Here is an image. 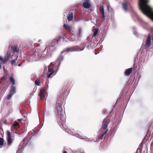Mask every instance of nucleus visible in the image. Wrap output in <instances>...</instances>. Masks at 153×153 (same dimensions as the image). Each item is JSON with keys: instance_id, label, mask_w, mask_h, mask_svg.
Masks as SVG:
<instances>
[{"instance_id": "nucleus-1", "label": "nucleus", "mask_w": 153, "mask_h": 153, "mask_svg": "<svg viewBox=\"0 0 153 153\" xmlns=\"http://www.w3.org/2000/svg\"><path fill=\"white\" fill-rule=\"evenodd\" d=\"M56 105L57 112V120L58 122H60L63 125V123L65 121V117L64 115L62 108V103L61 101L57 100Z\"/></svg>"}, {"instance_id": "nucleus-2", "label": "nucleus", "mask_w": 153, "mask_h": 153, "mask_svg": "<svg viewBox=\"0 0 153 153\" xmlns=\"http://www.w3.org/2000/svg\"><path fill=\"white\" fill-rule=\"evenodd\" d=\"M84 49V48H81L77 46H74L66 48L65 49L62 51V52H71L76 51H82Z\"/></svg>"}, {"instance_id": "nucleus-3", "label": "nucleus", "mask_w": 153, "mask_h": 153, "mask_svg": "<svg viewBox=\"0 0 153 153\" xmlns=\"http://www.w3.org/2000/svg\"><path fill=\"white\" fill-rule=\"evenodd\" d=\"M7 144L8 146H10L13 142V140L11 138V134L8 131H7Z\"/></svg>"}, {"instance_id": "nucleus-4", "label": "nucleus", "mask_w": 153, "mask_h": 153, "mask_svg": "<svg viewBox=\"0 0 153 153\" xmlns=\"http://www.w3.org/2000/svg\"><path fill=\"white\" fill-rule=\"evenodd\" d=\"M110 122V120L108 118L105 119L103 121L102 128V129H105Z\"/></svg>"}, {"instance_id": "nucleus-5", "label": "nucleus", "mask_w": 153, "mask_h": 153, "mask_svg": "<svg viewBox=\"0 0 153 153\" xmlns=\"http://www.w3.org/2000/svg\"><path fill=\"white\" fill-rule=\"evenodd\" d=\"M10 57V55L8 53H7L6 56L4 58L0 57V63L2 64L6 63Z\"/></svg>"}, {"instance_id": "nucleus-6", "label": "nucleus", "mask_w": 153, "mask_h": 153, "mask_svg": "<svg viewBox=\"0 0 153 153\" xmlns=\"http://www.w3.org/2000/svg\"><path fill=\"white\" fill-rule=\"evenodd\" d=\"M63 27L66 30L68 31L69 33L72 34H73L74 33V32L72 30V27L70 26L67 24H64Z\"/></svg>"}, {"instance_id": "nucleus-7", "label": "nucleus", "mask_w": 153, "mask_h": 153, "mask_svg": "<svg viewBox=\"0 0 153 153\" xmlns=\"http://www.w3.org/2000/svg\"><path fill=\"white\" fill-rule=\"evenodd\" d=\"M7 73H6L5 74H4L3 76L1 78V81H0V84H4L7 82Z\"/></svg>"}, {"instance_id": "nucleus-8", "label": "nucleus", "mask_w": 153, "mask_h": 153, "mask_svg": "<svg viewBox=\"0 0 153 153\" xmlns=\"http://www.w3.org/2000/svg\"><path fill=\"white\" fill-rule=\"evenodd\" d=\"M11 48L12 51H13V53L15 55L17 54L18 55L19 52V48L18 46L16 45H14L11 47Z\"/></svg>"}, {"instance_id": "nucleus-9", "label": "nucleus", "mask_w": 153, "mask_h": 153, "mask_svg": "<svg viewBox=\"0 0 153 153\" xmlns=\"http://www.w3.org/2000/svg\"><path fill=\"white\" fill-rule=\"evenodd\" d=\"M45 91L44 89H42L40 91V96L41 100L44 99L45 97Z\"/></svg>"}, {"instance_id": "nucleus-10", "label": "nucleus", "mask_w": 153, "mask_h": 153, "mask_svg": "<svg viewBox=\"0 0 153 153\" xmlns=\"http://www.w3.org/2000/svg\"><path fill=\"white\" fill-rule=\"evenodd\" d=\"M100 10L101 17L103 19H104L105 16L104 9L103 6H101L100 7Z\"/></svg>"}, {"instance_id": "nucleus-11", "label": "nucleus", "mask_w": 153, "mask_h": 153, "mask_svg": "<svg viewBox=\"0 0 153 153\" xmlns=\"http://www.w3.org/2000/svg\"><path fill=\"white\" fill-rule=\"evenodd\" d=\"M83 6L86 8H89L90 7V5L88 0H86L82 4Z\"/></svg>"}, {"instance_id": "nucleus-12", "label": "nucleus", "mask_w": 153, "mask_h": 153, "mask_svg": "<svg viewBox=\"0 0 153 153\" xmlns=\"http://www.w3.org/2000/svg\"><path fill=\"white\" fill-rule=\"evenodd\" d=\"M151 43V39L149 35H148L147 37V39L146 40V43L145 45L146 47V45L148 46V48L149 46L150 45Z\"/></svg>"}, {"instance_id": "nucleus-13", "label": "nucleus", "mask_w": 153, "mask_h": 153, "mask_svg": "<svg viewBox=\"0 0 153 153\" xmlns=\"http://www.w3.org/2000/svg\"><path fill=\"white\" fill-rule=\"evenodd\" d=\"M132 68H128L126 69L125 72V74L127 76H128L132 72Z\"/></svg>"}, {"instance_id": "nucleus-14", "label": "nucleus", "mask_w": 153, "mask_h": 153, "mask_svg": "<svg viewBox=\"0 0 153 153\" xmlns=\"http://www.w3.org/2000/svg\"><path fill=\"white\" fill-rule=\"evenodd\" d=\"M10 82L11 83L12 86H15V79L13 76H10L9 78Z\"/></svg>"}, {"instance_id": "nucleus-15", "label": "nucleus", "mask_w": 153, "mask_h": 153, "mask_svg": "<svg viewBox=\"0 0 153 153\" xmlns=\"http://www.w3.org/2000/svg\"><path fill=\"white\" fill-rule=\"evenodd\" d=\"M93 36L96 37L98 35V30L97 28H94L93 30Z\"/></svg>"}, {"instance_id": "nucleus-16", "label": "nucleus", "mask_w": 153, "mask_h": 153, "mask_svg": "<svg viewBox=\"0 0 153 153\" xmlns=\"http://www.w3.org/2000/svg\"><path fill=\"white\" fill-rule=\"evenodd\" d=\"M16 90V87L15 86H11L10 89V93L14 94Z\"/></svg>"}, {"instance_id": "nucleus-17", "label": "nucleus", "mask_w": 153, "mask_h": 153, "mask_svg": "<svg viewBox=\"0 0 153 153\" xmlns=\"http://www.w3.org/2000/svg\"><path fill=\"white\" fill-rule=\"evenodd\" d=\"M73 15L72 13L69 14L67 16L68 20L69 21H71L73 20Z\"/></svg>"}, {"instance_id": "nucleus-18", "label": "nucleus", "mask_w": 153, "mask_h": 153, "mask_svg": "<svg viewBox=\"0 0 153 153\" xmlns=\"http://www.w3.org/2000/svg\"><path fill=\"white\" fill-rule=\"evenodd\" d=\"M128 3L127 1H125L124 3H123V9L126 11L127 10V5Z\"/></svg>"}, {"instance_id": "nucleus-19", "label": "nucleus", "mask_w": 153, "mask_h": 153, "mask_svg": "<svg viewBox=\"0 0 153 153\" xmlns=\"http://www.w3.org/2000/svg\"><path fill=\"white\" fill-rule=\"evenodd\" d=\"M108 130L106 129L105 131L99 137V138L100 139L102 140L104 138V136L107 133Z\"/></svg>"}, {"instance_id": "nucleus-20", "label": "nucleus", "mask_w": 153, "mask_h": 153, "mask_svg": "<svg viewBox=\"0 0 153 153\" xmlns=\"http://www.w3.org/2000/svg\"><path fill=\"white\" fill-rule=\"evenodd\" d=\"M15 56L16 57L15 59L12 60L11 62V63L12 65H14L15 64L16 61L17 60V58L18 57V55L17 54H16Z\"/></svg>"}, {"instance_id": "nucleus-21", "label": "nucleus", "mask_w": 153, "mask_h": 153, "mask_svg": "<svg viewBox=\"0 0 153 153\" xmlns=\"http://www.w3.org/2000/svg\"><path fill=\"white\" fill-rule=\"evenodd\" d=\"M4 141L3 140V138H0V146H4Z\"/></svg>"}, {"instance_id": "nucleus-22", "label": "nucleus", "mask_w": 153, "mask_h": 153, "mask_svg": "<svg viewBox=\"0 0 153 153\" xmlns=\"http://www.w3.org/2000/svg\"><path fill=\"white\" fill-rule=\"evenodd\" d=\"M81 34V29L80 28H79L78 29V32L77 33V35L78 37H80Z\"/></svg>"}, {"instance_id": "nucleus-23", "label": "nucleus", "mask_w": 153, "mask_h": 153, "mask_svg": "<svg viewBox=\"0 0 153 153\" xmlns=\"http://www.w3.org/2000/svg\"><path fill=\"white\" fill-rule=\"evenodd\" d=\"M19 125V123L16 121H15L13 124L12 126L14 127H15L16 126H18Z\"/></svg>"}, {"instance_id": "nucleus-24", "label": "nucleus", "mask_w": 153, "mask_h": 153, "mask_svg": "<svg viewBox=\"0 0 153 153\" xmlns=\"http://www.w3.org/2000/svg\"><path fill=\"white\" fill-rule=\"evenodd\" d=\"M35 83L36 85H39L40 84V82L39 79H36L35 82Z\"/></svg>"}, {"instance_id": "nucleus-25", "label": "nucleus", "mask_w": 153, "mask_h": 153, "mask_svg": "<svg viewBox=\"0 0 153 153\" xmlns=\"http://www.w3.org/2000/svg\"><path fill=\"white\" fill-rule=\"evenodd\" d=\"M13 95V94L10 93L7 96V99H9L12 96V95Z\"/></svg>"}, {"instance_id": "nucleus-26", "label": "nucleus", "mask_w": 153, "mask_h": 153, "mask_svg": "<svg viewBox=\"0 0 153 153\" xmlns=\"http://www.w3.org/2000/svg\"><path fill=\"white\" fill-rule=\"evenodd\" d=\"M61 37L59 36L58 37L56 38L54 40H56V41L57 42H58L59 41Z\"/></svg>"}, {"instance_id": "nucleus-27", "label": "nucleus", "mask_w": 153, "mask_h": 153, "mask_svg": "<svg viewBox=\"0 0 153 153\" xmlns=\"http://www.w3.org/2000/svg\"><path fill=\"white\" fill-rule=\"evenodd\" d=\"M23 148V147H22V146H19V149H18V151H21L22 150V149Z\"/></svg>"}, {"instance_id": "nucleus-28", "label": "nucleus", "mask_w": 153, "mask_h": 153, "mask_svg": "<svg viewBox=\"0 0 153 153\" xmlns=\"http://www.w3.org/2000/svg\"><path fill=\"white\" fill-rule=\"evenodd\" d=\"M48 71L49 72L51 73L52 72L53 73V70L52 69L49 68L48 70Z\"/></svg>"}, {"instance_id": "nucleus-29", "label": "nucleus", "mask_w": 153, "mask_h": 153, "mask_svg": "<svg viewBox=\"0 0 153 153\" xmlns=\"http://www.w3.org/2000/svg\"><path fill=\"white\" fill-rule=\"evenodd\" d=\"M53 74V73H52V72L50 74H49L48 75V78H49L50 77L51 75H52Z\"/></svg>"}, {"instance_id": "nucleus-30", "label": "nucleus", "mask_w": 153, "mask_h": 153, "mask_svg": "<svg viewBox=\"0 0 153 153\" xmlns=\"http://www.w3.org/2000/svg\"><path fill=\"white\" fill-rule=\"evenodd\" d=\"M22 120H23L21 118V119H18L17 120H18V121H21Z\"/></svg>"}, {"instance_id": "nucleus-31", "label": "nucleus", "mask_w": 153, "mask_h": 153, "mask_svg": "<svg viewBox=\"0 0 153 153\" xmlns=\"http://www.w3.org/2000/svg\"><path fill=\"white\" fill-rule=\"evenodd\" d=\"M103 113H104L105 114V113H107V111H103Z\"/></svg>"}, {"instance_id": "nucleus-32", "label": "nucleus", "mask_w": 153, "mask_h": 153, "mask_svg": "<svg viewBox=\"0 0 153 153\" xmlns=\"http://www.w3.org/2000/svg\"><path fill=\"white\" fill-rule=\"evenodd\" d=\"M41 40H39L38 42L39 43H40V41H41Z\"/></svg>"}, {"instance_id": "nucleus-33", "label": "nucleus", "mask_w": 153, "mask_h": 153, "mask_svg": "<svg viewBox=\"0 0 153 153\" xmlns=\"http://www.w3.org/2000/svg\"><path fill=\"white\" fill-rule=\"evenodd\" d=\"M63 153H67V152L66 151H64Z\"/></svg>"}, {"instance_id": "nucleus-34", "label": "nucleus", "mask_w": 153, "mask_h": 153, "mask_svg": "<svg viewBox=\"0 0 153 153\" xmlns=\"http://www.w3.org/2000/svg\"><path fill=\"white\" fill-rule=\"evenodd\" d=\"M18 65L19 66H20L21 65V64H19Z\"/></svg>"}, {"instance_id": "nucleus-35", "label": "nucleus", "mask_w": 153, "mask_h": 153, "mask_svg": "<svg viewBox=\"0 0 153 153\" xmlns=\"http://www.w3.org/2000/svg\"><path fill=\"white\" fill-rule=\"evenodd\" d=\"M60 63V62H59L58 66L59 65Z\"/></svg>"}, {"instance_id": "nucleus-36", "label": "nucleus", "mask_w": 153, "mask_h": 153, "mask_svg": "<svg viewBox=\"0 0 153 153\" xmlns=\"http://www.w3.org/2000/svg\"><path fill=\"white\" fill-rule=\"evenodd\" d=\"M152 40L153 42V36H152Z\"/></svg>"}, {"instance_id": "nucleus-37", "label": "nucleus", "mask_w": 153, "mask_h": 153, "mask_svg": "<svg viewBox=\"0 0 153 153\" xmlns=\"http://www.w3.org/2000/svg\"><path fill=\"white\" fill-rule=\"evenodd\" d=\"M1 65L0 64V68H1Z\"/></svg>"}, {"instance_id": "nucleus-38", "label": "nucleus", "mask_w": 153, "mask_h": 153, "mask_svg": "<svg viewBox=\"0 0 153 153\" xmlns=\"http://www.w3.org/2000/svg\"><path fill=\"white\" fill-rule=\"evenodd\" d=\"M107 8H108V9L109 8H108V6L107 7Z\"/></svg>"}, {"instance_id": "nucleus-39", "label": "nucleus", "mask_w": 153, "mask_h": 153, "mask_svg": "<svg viewBox=\"0 0 153 153\" xmlns=\"http://www.w3.org/2000/svg\"><path fill=\"white\" fill-rule=\"evenodd\" d=\"M81 153H84V152H81Z\"/></svg>"}]
</instances>
